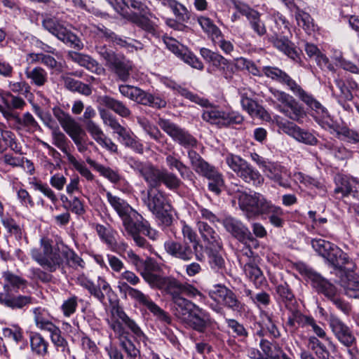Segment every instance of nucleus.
<instances>
[{"instance_id":"nucleus-60","label":"nucleus","mask_w":359,"mask_h":359,"mask_svg":"<svg viewBox=\"0 0 359 359\" xmlns=\"http://www.w3.org/2000/svg\"><path fill=\"white\" fill-rule=\"evenodd\" d=\"M251 28L259 36H264L266 33V28L264 23L261 20L260 14L254 11L252 13L249 14L247 18Z\"/></svg>"},{"instance_id":"nucleus-51","label":"nucleus","mask_w":359,"mask_h":359,"mask_svg":"<svg viewBox=\"0 0 359 359\" xmlns=\"http://www.w3.org/2000/svg\"><path fill=\"white\" fill-rule=\"evenodd\" d=\"M276 292L279 299L285 304V306L292 309L295 302L294 296L287 283L278 285Z\"/></svg>"},{"instance_id":"nucleus-10","label":"nucleus","mask_w":359,"mask_h":359,"mask_svg":"<svg viewBox=\"0 0 359 359\" xmlns=\"http://www.w3.org/2000/svg\"><path fill=\"white\" fill-rule=\"evenodd\" d=\"M311 245L319 255L325 258L335 269H346V266L351 264L347 254L329 241L314 238L311 241ZM350 269L351 267L347 268Z\"/></svg>"},{"instance_id":"nucleus-61","label":"nucleus","mask_w":359,"mask_h":359,"mask_svg":"<svg viewBox=\"0 0 359 359\" xmlns=\"http://www.w3.org/2000/svg\"><path fill=\"white\" fill-rule=\"evenodd\" d=\"M97 29L101 34H103L107 40L112 42L115 45H118L121 47H129L132 46L131 43L127 41L126 39H122L116 34L114 32L104 26H102V27H97Z\"/></svg>"},{"instance_id":"nucleus-19","label":"nucleus","mask_w":359,"mask_h":359,"mask_svg":"<svg viewBox=\"0 0 359 359\" xmlns=\"http://www.w3.org/2000/svg\"><path fill=\"white\" fill-rule=\"evenodd\" d=\"M146 282L151 287L161 290L170 295L172 301L180 297L182 283L174 277L163 276L153 272Z\"/></svg>"},{"instance_id":"nucleus-64","label":"nucleus","mask_w":359,"mask_h":359,"mask_svg":"<svg viewBox=\"0 0 359 359\" xmlns=\"http://www.w3.org/2000/svg\"><path fill=\"white\" fill-rule=\"evenodd\" d=\"M293 180L295 182H299L309 188L321 187V184L318 180L301 172L294 173Z\"/></svg>"},{"instance_id":"nucleus-35","label":"nucleus","mask_w":359,"mask_h":359,"mask_svg":"<svg viewBox=\"0 0 359 359\" xmlns=\"http://www.w3.org/2000/svg\"><path fill=\"white\" fill-rule=\"evenodd\" d=\"M106 196L107 201L121 219L135 210L126 201L109 191L107 192Z\"/></svg>"},{"instance_id":"nucleus-37","label":"nucleus","mask_w":359,"mask_h":359,"mask_svg":"<svg viewBox=\"0 0 359 359\" xmlns=\"http://www.w3.org/2000/svg\"><path fill=\"white\" fill-rule=\"evenodd\" d=\"M163 83L168 88L176 90L181 95L201 106H205L208 103L207 100L201 98L197 95L194 94L193 93L188 90L187 88L181 87L173 81L166 79L163 81Z\"/></svg>"},{"instance_id":"nucleus-39","label":"nucleus","mask_w":359,"mask_h":359,"mask_svg":"<svg viewBox=\"0 0 359 359\" xmlns=\"http://www.w3.org/2000/svg\"><path fill=\"white\" fill-rule=\"evenodd\" d=\"M25 74L31 83L37 87L43 86L48 82V73L41 67H35L31 69H27Z\"/></svg>"},{"instance_id":"nucleus-28","label":"nucleus","mask_w":359,"mask_h":359,"mask_svg":"<svg viewBox=\"0 0 359 359\" xmlns=\"http://www.w3.org/2000/svg\"><path fill=\"white\" fill-rule=\"evenodd\" d=\"M320 149L327 150L339 160H346L353 156V151L335 140H326L320 144Z\"/></svg>"},{"instance_id":"nucleus-15","label":"nucleus","mask_w":359,"mask_h":359,"mask_svg":"<svg viewBox=\"0 0 359 359\" xmlns=\"http://www.w3.org/2000/svg\"><path fill=\"white\" fill-rule=\"evenodd\" d=\"M273 97L279 102L278 108L280 112L296 121H299L305 116L302 107L289 94L274 88H270Z\"/></svg>"},{"instance_id":"nucleus-6","label":"nucleus","mask_w":359,"mask_h":359,"mask_svg":"<svg viewBox=\"0 0 359 359\" xmlns=\"http://www.w3.org/2000/svg\"><path fill=\"white\" fill-rule=\"evenodd\" d=\"M142 201L148 209L165 226H170L172 222L170 214L171 205L166 196L161 191L149 188L145 193L142 192Z\"/></svg>"},{"instance_id":"nucleus-23","label":"nucleus","mask_w":359,"mask_h":359,"mask_svg":"<svg viewBox=\"0 0 359 359\" xmlns=\"http://www.w3.org/2000/svg\"><path fill=\"white\" fill-rule=\"evenodd\" d=\"M304 273L316 291L323 294L328 300H330L339 293L333 284L316 271L310 269H304Z\"/></svg>"},{"instance_id":"nucleus-47","label":"nucleus","mask_w":359,"mask_h":359,"mask_svg":"<svg viewBox=\"0 0 359 359\" xmlns=\"http://www.w3.org/2000/svg\"><path fill=\"white\" fill-rule=\"evenodd\" d=\"M140 104L156 109H162L166 107L167 102L164 97L158 94H151L144 91Z\"/></svg>"},{"instance_id":"nucleus-30","label":"nucleus","mask_w":359,"mask_h":359,"mask_svg":"<svg viewBox=\"0 0 359 359\" xmlns=\"http://www.w3.org/2000/svg\"><path fill=\"white\" fill-rule=\"evenodd\" d=\"M172 302L174 303V313L175 316L184 323H185L192 313V311L198 306L182 297H179L172 300Z\"/></svg>"},{"instance_id":"nucleus-38","label":"nucleus","mask_w":359,"mask_h":359,"mask_svg":"<svg viewBox=\"0 0 359 359\" xmlns=\"http://www.w3.org/2000/svg\"><path fill=\"white\" fill-rule=\"evenodd\" d=\"M96 50L100 57L106 62L105 65L113 69L123 59V55L116 54L111 50L107 48L105 46H97Z\"/></svg>"},{"instance_id":"nucleus-31","label":"nucleus","mask_w":359,"mask_h":359,"mask_svg":"<svg viewBox=\"0 0 359 359\" xmlns=\"http://www.w3.org/2000/svg\"><path fill=\"white\" fill-rule=\"evenodd\" d=\"M100 103L114 111L123 118H128L132 114L130 109L122 101L118 100L108 95L99 97Z\"/></svg>"},{"instance_id":"nucleus-45","label":"nucleus","mask_w":359,"mask_h":359,"mask_svg":"<svg viewBox=\"0 0 359 359\" xmlns=\"http://www.w3.org/2000/svg\"><path fill=\"white\" fill-rule=\"evenodd\" d=\"M330 117H331V116H330ZM330 118L332 119V121H334L332 118ZM321 127L323 128L322 126H321ZM323 128L325 130L333 129L334 130H335L337 132V135L339 137H341L343 140L346 141L347 142L351 143V144H359V132L354 129L349 128L348 127H341V128H339L338 130H337L335 128L334 122H333V126L332 128H325L323 127Z\"/></svg>"},{"instance_id":"nucleus-53","label":"nucleus","mask_w":359,"mask_h":359,"mask_svg":"<svg viewBox=\"0 0 359 359\" xmlns=\"http://www.w3.org/2000/svg\"><path fill=\"white\" fill-rule=\"evenodd\" d=\"M51 137L53 144L60 149L64 154H67L69 141L57 126L52 128Z\"/></svg>"},{"instance_id":"nucleus-21","label":"nucleus","mask_w":359,"mask_h":359,"mask_svg":"<svg viewBox=\"0 0 359 359\" xmlns=\"http://www.w3.org/2000/svg\"><path fill=\"white\" fill-rule=\"evenodd\" d=\"M127 257L145 281L149 279L153 272L159 271L161 269L160 266L154 259L147 257L146 259H142L132 250L127 252Z\"/></svg>"},{"instance_id":"nucleus-8","label":"nucleus","mask_w":359,"mask_h":359,"mask_svg":"<svg viewBox=\"0 0 359 359\" xmlns=\"http://www.w3.org/2000/svg\"><path fill=\"white\" fill-rule=\"evenodd\" d=\"M188 157L193 169L198 174L208 178L209 189L217 195H219L224 187L222 175L213 166L205 161L201 156L194 150L188 151Z\"/></svg>"},{"instance_id":"nucleus-29","label":"nucleus","mask_w":359,"mask_h":359,"mask_svg":"<svg viewBox=\"0 0 359 359\" xmlns=\"http://www.w3.org/2000/svg\"><path fill=\"white\" fill-rule=\"evenodd\" d=\"M280 34H278L276 31H274V34L269 36V41L271 42L276 48L283 52L292 60L297 61V59H299V53L294 48L293 44L287 39L280 37Z\"/></svg>"},{"instance_id":"nucleus-34","label":"nucleus","mask_w":359,"mask_h":359,"mask_svg":"<svg viewBox=\"0 0 359 359\" xmlns=\"http://www.w3.org/2000/svg\"><path fill=\"white\" fill-rule=\"evenodd\" d=\"M34 320L36 326L43 330H48L55 325L52 322V317L48 311L41 306L36 307L32 310Z\"/></svg>"},{"instance_id":"nucleus-50","label":"nucleus","mask_w":359,"mask_h":359,"mask_svg":"<svg viewBox=\"0 0 359 359\" xmlns=\"http://www.w3.org/2000/svg\"><path fill=\"white\" fill-rule=\"evenodd\" d=\"M292 11L294 12L295 19L299 26L302 27L306 32L313 29V19L308 13L300 9L297 5L293 8Z\"/></svg>"},{"instance_id":"nucleus-25","label":"nucleus","mask_w":359,"mask_h":359,"mask_svg":"<svg viewBox=\"0 0 359 359\" xmlns=\"http://www.w3.org/2000/svg\"><path fill=\"white\" fill-rule=\"evenodd\" d=\"M329 325L335 337L344 346L349 347L355 341L350 328L337 317L331 316Z\"/></svg>"},{"instance_id":"nucleus-42","label":"nucleus","mask_w":359,"mask_h":359,"mask_svg":"<svg viewBox=\"0 0 359 359\" xmlns=\"http://www.w3.org/2000/svg\"><path fill=\"white\" fill-rule=\"evenodd\" d=\"M163 169L160 170L149 164L142 177L149 184V188L155 189L161 185Z\"/></svg>"},{"instance_id":"nucleus-41","label":"nucleus","mask_w":359,"mask_h":359,"mask_svg":"<svg viewBox=\"0 0 359 359\" xmlns=\"http://www.w3.org/2000/svg\"><path fill=\"white\" fill-rule=\"evenodd\" d=\"M8 147L16 153L20 151L15 142V135L11 131L0 128V154L4 153Z\"/></svg>"},{"instance_id":"nucleus-27","label":"nucleus","mask_w":359,"mask_h":359,"mask_svg":"<svg viewBox=\"0 0 359 359\" xmlns=\"http://www.w3.org/2000/svg\"><path fill=\"white\" fill-rule=\"evenodd\" d=\"M266 176L277 183L279 186L284 188H290L291 187L289 180L290 173L287 169L282 165L270 163L268 168L265 170Z\"/></svg>"},{"instance_id":"nucleus-24","label":"nucleus","mask_w":359,"mask_h":359,"mask_svg":"<svg viewBox=\"0 0 359 359\" xmlns=\"http://www.w3.org/2000/svg\"><path fill=\"white\" fill-rule=\"evenodd\" d=\"M222 224L225 229L234 238L242 243L256 241L249 229L240 220L228 217L223 219Z\"/></svg>"},{"instance_id":"nucleus-1","label":"nucleus","mask_w":359,"mask_h":359,"mask_svg":"<svg viewBox=\"0 0 359 359\" xmlns=\"http://www.w3.org/2000/svg\"><path fill=\"white\" fill-rule=\"evenodd\" d=\"M262 72L266 77L286 85L289 89L313 111L315 120L323 127L327 128L333 126V121L327 110L317 101L312 95L306 92L285 72L276 67L265 66Z\"/></svg>"},{"instance_id":"nucleus-52","label":"nucleus","mask_w":359,"mask_h":359,"mask_svg":"<svg viewBox=\"0 0 359 359\" xmlns=\"http://www.w3.org/2000/svg\"><path fill=\"white\" fill-rule=\"evenodd\" d=\"M1 97L5 106L13 110H22L26 106V102L22 97L14 95L11 92H5L1 94Z\"/></svg>"},{"instance_id":"nucleus-44","label":"nucleus","mask_w":359,"mask_h":359,"mask_svg":"<svg viewBox=\"0 0 359 359\" xmlns=\"http://www.w3.org/2000/svg\"><path fill=\"white\" fill-rule=\"evenodd\" d=\"M67 57L72 61L79 64L80 66L86 69L94 71L97 68V62L88 55L82 54L75 51H69Z\"/></svg>"},{"instance_id":"nucleus-12","label":"nucleus","mask_w":359,"mask_h":359,"mask_svg":"<svg viewBox=\"0 0 359 359\" xmlns=\"http://www.w3.org/2000/svg\"><path fill=\"white\" fill-rule=\"evenodd\" d=\"M238 199V205L248 219L264 215L272 204L264 195L258 192L252 194L241 193Z\"/></svg>"},{"instance_id":"nucleus-16","label":"nucleus","mask_w":359,"mask_h":359,"mask_svg":"<svg viewBox=\"0 0 359 359\" xmlns=\"http://www.w3.org/2000/svg\"><path fill=\"white\" fill-rule=\"evenodd\" d=\"M201 55L210 64L208 72L214 74L219 71L226 79H231L233 74V67L229 61L218 53L213 52L210 49L202 48L200 50Z\"/></svg>"},{"instance_id":"nucleus-62","label":"nucleus","mask_w":359,"mask_h":359,"mask_svg":"<svg viewBox=\"0 0 359 359\" xmlns=\"http://www.w3.org/2000/svg\"><path fill=\"white\" fill-rule=\"evenodd\" d=\"M165 162L170 169L175 168L177 170L182 178L189 177L191 172L189 168L172 155H168L165 158Z\"/></svg>"},{"instance_id":"nucleus-22","label":"nucleus","mask_w":359,"mask_h":359,"mask_svg":"<svg viewBox=\"0 0 359 359\" xmlns=\"http://www.w3.org/2000/svg\"><path fill=\"white\" fill-rule=\"evenodd\" d=\"M334 194L336 198H344L352 196L359 200V182L355 179L337 175L334 178Z\"/></svg>"},{"instance_id":"nucleus-59","label":"nucleus","mask_w":359,"mask_h":359,"mask_svg":"<svg viewBox=\"0 0 359 359\" xmlns=\"http://www.w3.org/2000/svg\"><path fill=\"white\" fill-rule=\"evenodd\" d=\"M198 22L202 29L213 40L222 32L219 27L214 24L209 18L201 16L198 18Z\"/></svg>"},{"instance_id":"nucleus-5","label":"nucleus","mask_w":359,"mask_h":359,"mask_svg":"<svg viewBox=\"0 0 359 359\" xmlns=\"http://www.w3.org/2000/svg\"><path fill=\"white\" fill-rule=\"evenodd\" d=\"M124 233L131 237L136 245L142 248H147L149 243L147 240L140 236V233L154 239L156 232L149 225L147 221L142 219V217L134 210L121 218Z\"/></svg>"},{"instance_id":"nucleus-32","label":"nucleus","mask_w":359,"mask_h":359,"mask_svg":"<svg viewBox=\"0 0 359 359\" xmlns=\"http://www.w3.org/2000/svg\"><path fill=\"white\" fill-rule=\"evenodd\" d=\"M198 229L204 241L210 245V248L215 250L222 248V242L219 235L210 225L200 221L198 222Z\"/></svg>"},{"instance_id":"nucleus-4","label":"nucleus","mask_w":359,"mask_h":359,"mask_svg":"<svg viewBox=\"0 0 359 359\" xmlns=\"http://www.w3.org/2000/svg\"><path fill=\"white\" fill-rule=\"evenodd\" d=\"M108 323L118 339L129 337V333L126 329L130 330L137 340L144 341L146 339L139 325L120 306H117L111 308V317Z\"/></svg>"},{"instance_id":"nucleus-13","label":"nucleus","mask_w":359,"mask_h":359,"mask_svg":"<svg viewBox=\"0 0 359 359\" xmlns=\"http://www.w3.org/2000/svg\"><path fill=\"white\" fill-rule=\"evenodd\" d=\"M43 27L60 41L79 50L83 49L81 40L72 32L67 29L62 22L55 18H48L43 20Z\"/></svg>"},{"instance_id":"nucleus-20","label":"nucleus","mask_w":359,"mask_h":359,"mask_svg":"<svg viewBox=\"0 0 359 359\" xmlns=\"http://www.w3.org/2000/svg\"><path fill=\"white\" fill-rule=\"evenodd\" d=\"M164 248L169 255L184 262L190 261L194 255L196 256V259H202L203 256L199 254V251H195L194 247L191 248L190 244L185 241L180 242L170 240L165 243Z\"/></svg>"},{"instance_id":"nucleus-26","label":"nucleus","mask_w":359,"mask_h":359,"mask_svg":"<svg viewBox=\"0 0 359 359\" xmlns=\"http://www.w3.org/2000/svg\"><path fill=\"white\" fill-rule=\"evenodd\" d=\"M212 323L213 320L210 313L199 306L192 311L191 316L185 321L189 327L200 333L205 332L212 325Z\"/></svg>"},{"instance_id":"nucleus-36","label":"nucleus","mask_w":359,"mask_h":359,"mask_svg":"<svg viewBox=\"0 0 359 359\" xmlns=\"http://www.w3.org/2000/svg\"><path fill=\"white\" fill-rule=\"evenodd\" d=\"M244 271L249 280L257 288L262 287L266 282V278L259 267L252 262L245 264Z\"/></svg>"},{"instance_id":"nucleus-33","label":"nucleus","mask_w":359,"mask_h":359,"mask_svg":"<svg viewBox=\"0 0 359 359\" xmlns=\"http://www.w3.org/2000/svg\"><path fill=\"white\" fill-rule=\"evenodd\" d=\"M340 284L347 296L359 298V276L353 273H348L341 278Z\"/></svg>"},{"instance_id":"nucleus-56","label":"nucleus","mask_w":359,"mask_h":359,"mask_svg":"<svg viewBox=\"0 0 359 359\" xmlns=\"http://www.w3.org/2000/svg\"><path fill=\"white\" fill-rule=\"evenodd\" d=\"M264 215H269V222L273 226L280 228L283 226L284 219H283V216L284 213L281 208L272 203Z\"/></svg>"},{"instance_id":"nucleus-48","label":"nucleus","mask_w":359,"mask_h":359,"mask_svg":"<svg viewBox=\"0 0 359 359\" xmlns=\"http://www.w3.org/2000/svg\"><path fill=\"white\" fill-rule=\"evenodd\" d=\"M145 14L146 13H140V15H138L133 13L130 15L129 20L148 33L155 34V25L147 17L145 16Z\"/></svg>"},{"instance_id":"nucleus-7","label":"nucleus","mask_w":359,"mask_h":359,"mask_svg":"<svg viewBox=\"0 0 359 359\" xmlns=\"http://www.w3.org/2000/svg\"><path fill=\"white\" fill-rule=\"evenodd\" d=\"M53 113L64 131L72 140L78 151L80 153L86 152L88 149L86 140V135L81 125L70 114L60 107H54Z\"/></svg>"},{"instance_id":"nucleus-63","label":"nucleus","mask_w":359,"mask_h":359,"mask_svg":"<svg viewBox=\"0 0 359 359\" xmlns=\"http://www.w3.org/2000/svg\"><path fill=\"white\" fill-rule=\"evenodd\" d=\"M162 183L169 189L174 190L180 187L181 181L175 174L163 169L161 184Z\"/></svg>"},{"instance_id":"nucleus-40","label":"nucleus","mask_w":359,"mask_h":359,"mask_svg":"<svg viewBox=\"0 0 359 359\" xmlns=\"http://www.w3.org/2000/svg\"><path fill=\"white\" fill-rule=\"evenodd\" d=\"M16 128L32 133L40 129V126L32 114L29 112H26L22 116H19L16 123Z\"/></svg>"},{"instance_id":"nucleus-54","label":"nucleus","mask_w":359,"mask_h":359,"mask_svg":"<svg viewBox=\"0 0 359 359\" xmlns=\"http://www.w3.org/2000/svg\"><path fill=\"white\" fill-rule=\"evenodd\" d=\"M50 334V339L53 344L60 348L62 352L70 353L67 341L62 336L61 330L56 325L47 330Z\"/></svg>"},{"instance_id":"nucleus-49","label":"nucleus","mask_w":359,"mask_h":359,"mask_svg":"<svg viewBox=\"0 0 359 359\" xmlns=\"http://www.w3.org/2000/svg\"><path fill=\"white\" fill-rule=\"evenodd\" d=\"M260 347L269 359H291L279 346H275L273 350L271 344L266 340H261Z\"/></svg>"},{"instance_id":"nucleus-58","label":"nucleus","mask_w":359,"mask_h":359,"mask_svg":"<svg viewBox=\"0 0 359 359\" xmlns=\"http://www.w3.org/2000/svg\"><path fill=\"white\" fill-rule=\"evenodd\" d=\"M32 350L37 355L44 356L48 353V343L39 334L31 337Z\"/></svg>"},{"instance_id":"nucleus-11","label":"nucleus","mask_w":359,"mask_h":359,"mask_svg":"<svg viewBox=\"0 0 359 359\" xmlns=\"http://www.w3.org/2000/svg\"><path fill=\"white\" fill-rule=\"evenodd\" d=\"M52 242L48 238L41 239L42 252L34 248L31 250V256L41 266L49 272H55L63 263V256L57 249L53 248Z\"/></svg>"},{"instance_id":"nucleus-43","label":"nucleus","mask_w":359,"mask_h":359,"mask_svg":"<svg viewBox=\"0 0 359 359\" xmlns=\"http://www.w3.org/2000/svg\"><path fill=\"white\" fill-rule=\"evenodd\" d=\"M312 317L305 316L299 311H293L289 316L287 325L291 332H294L299 327H308Z\"/></svg>"},{"instance_id":"nucleus-55","label":"nucleus","mask_w":359,"mask_h":359,"mask_svg":"<svg viewBox=\"0 0 359 359\" xmlns=\"http://www.w3.org/2000/svg\"><path fill=\"white\" fill-rule=\"evenodd\" d=\"M241 103L243 109L252 116H259L263 111V108L245 93L241 94Z\"/></svg>"},{"instance_id":"nucleus-9","label":"nucleus","mask_w":359,"mask_h":359,"mask_svg":"<svg viewBox=\"0 0 359 359\" xmlns=\"http://www.w3.org/2000/svg\"><path fill=\"white\" fill-rule=\"evenodd\" d=\"M225 161L230 169L245 182L255 187L263 184L264 178L261 173L240 156L229 153Z\"/></svg>"},{"instance_id":"nucleus-17","label":"nucleus","mask_w":359,"mask_h":359,"mask_svg":"<svg viewBox=\"0 0 359 359\" xmlns=\"http://www.w3.org/2000/svg\"><path fill=\"white\" fill-rule=\"evenodd\" d=\"M158 125L175 142L184 147L193 148L197 146L198 142L194 137L170 120L160 118Z\"/></svg>"},{"instance_id":"nucleus-18","label":"nucleus","mask_w":359,"mask_h":359,"mask_svg":"<svg viewBox=\"0 0 359 359\" xmlns=\"http://www.w3.org/2000/svg\"><path fill=\"white\" fill-rule=\"evenodd\" d=\"M209 297L215 302L231 309L240 311L243 305L236 294L224 285H215L208 292Z\"/></svg>"},{"instance_id":"nucleus-3","label":"nucleus","mask_w":359,"mask_h":359,"mask_svg":"<svg viewBox=\"0 0 359 359\" xmlns=\"http://www.w3.org/2000/svg\"><path fill=\"white\" fill-rule=\"evenodd\" d=\"M2 277L5 281L0 292V304L13 311H25L35 302V298L31 294H13L10 292L13 290H23L27 286V280L23 278L7 271L3 273Z\"/></svg>"},{"instance_id":"nucleus-57","label":"nucleus","mask_w":359,"mask_h":359,"mask_svg":"<svg viewBox=\"0 0 359 359\" xmlns=\"http://www.w3.org/2000/svg\"><path fill=\"white\" fill-rule=\"evenodd\" d=\"M95 230L102 241H103L109 248H114L116 245V240L113 229L110 226L96 224Z\"/></svg>"},{"instance_id":"nucleus-46","label":"nucleus","mask_w":359,"mask_h":359,"mask_svg":"<svg viewBox=\"0 0 359 359\" xmlns=\"http://www.w3.org/2000/svg\"><path fill=\"white\" fill-rule=\"evenodd\" d=\"M87 163L99 172L102 176L108 179L112 183H117L121 180V175L117 170H114L109 167H105L96 163L95 161L88 158Z\"/></svg>"},{"instance_id":"nucleus-2","label":"nucleus","mask_w":359,"mask_h":359,"mask_svg":"<svg viewBox=\"0 0 359 359\" xmlns=\"http://www.w3.org/2000/svg\"><path fill=\"white\" fill-rule=\"evenodd\" d=\"M140 282V278L134 272L126 270L121 273L119 276L118 287L121 292L128 295L130 298L147 307L158 320L165 324H170L172 320L167 312L161 309L148 295L130 285H137Z\"/></svg>"},{"instance_id":"nucleus-14","label":"nucleus","mask_w":359,"mask_h":359,"mask_svg":"<svg viewBox=\"0 0 359 359\" xmlns=\"http://www.w3.org/2000/svg\"><path fill=\"white\" fill-rule=\"evenodd\" d=\"M208 102L204 107L202 118L219 128L227 127L242 123L243 117L236 111H226L218 107H208Z\"/></svg>"}]
</instances>
